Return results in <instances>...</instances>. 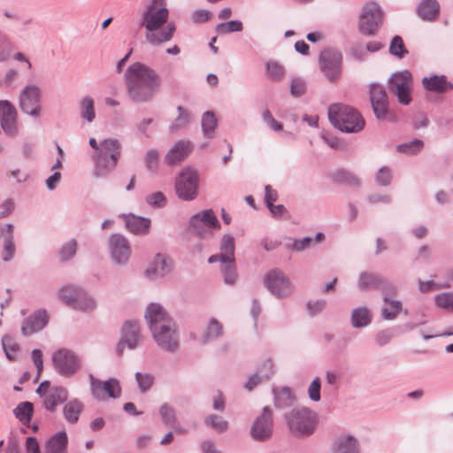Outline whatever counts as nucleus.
<instances>
[{
  "label": "nucleus",
  "mask_w": 453,
  "mask_h": 453,
  "mask_svg": "<svg viewBox=\"0 0 453 453\" xmlns=\"http://www.w3.org/2000/svg\"><path fill=\"white\" fill-rule=\"evenodd\" d=\"M333 179L335 182L347 184L352 187H358L360 185L358 178L353 173L345 170H339L335 172L334 173Z\"/></svg>",
  "instance_id": "nucleus-48"
},
{
  "label": "nucleus",
  "mask_w": 453,
  "mask_h": 453,
  "mask_svg": "<svg viewBox=\"0 0 453 453\" xmlns=\"http://www.w3.org/2000/svg\"><path fill=\"white\" fill-rule=\"evenodd\" d=\"M333 453H359L357 440L350 434L339 436L334 442Z\"/></svg>",
  "instance_id": "nucleus-29"
},
{
  "label": "nucleus",
  "mask_w": 453,
  "mask_h": 453,
  "mask_svg": "<svg viewBox=\"0 0 453 453\" xmlns=\"http://www.w3.org/2000/svg\"><path fill=\"white\" fill-rule=\"evenodd\" d=\"M435 303L438 307L453 311V293L452 292H446L439 294L434 298Z\"/></svg>",
  "instance_id": "nucleus-57"
},
{
  "label": "nucleus",
  "mask_w": 453,
  "mask_h": 453,
  "mask_svg": "<svg viewBox=\"0 0 453 453\" xmlns=\"http://www.w3.org/2000/svg\"><path fill=\"white\" fill-rule=\"evenodd\" d=\"M135 380L140 391L142 393H145L152 387L154 383V376L148 372H137L135 373Z\"/></svg>",
  "instance_id": "nucleus-52"
},
{
  "label": "nucleus",
  "mask_w": 453,
  "mask_h": 453,
  "mask_svg": "<svg viewBox=\"0 0 453 453\" xmlns=\"http://www.w3.org/2000/svg\"><path fill=\"white\" fill-rule=\"evenodd\" d=\"M55 371L64 377H72L81 367L80 357L71 349H60L52 355Z\"/></svg>",
  "instance_id": "nucleus-8"
},
{
  "label": "nucleus",
  "mask_w": 453,
  "mask_h": 453,
  "mask_svg": "<svg viewBox=\"0 0 453 453\" xmlns=\"http://www.w3.org/2000/svg\"><path fill=\"white\" fill-rule=\"evenodd\" d=\"M423 147L424 142L420 139L415 138L410 142L397 145L395 150L399 153L412 156L418 154Z\"/></svg>",
  "instance_id": "nucleus-43"
},
{
  "label": "nucleus",
  "mask_w": 453,
  "mask_h": 453,
  "mask_svg": "<svg viewBox=\"0 0 453 453\" xmlns=\"http://www.w3.org/2000/svg\"><path fill=\"white\" fill-rule=\"evenodd\" d=\"M0 234L4 238L2 259L4 262H8L14 257L16 252L14 226L12 223L5 224L0 228Z\"/></svg>",
  "instance_id": "nucleus-24"
},
{
  "label": "nucleus",
  "mask_w": 453,
  "mask_h": 453,
  "mask_svg": "<svg viewBox=\"0 0 453 453\" xmlns=\"http://www.w3.org/2000/svg\"><path fill=\"white\" fill-rule=\"evenodd\" d=\"M84 404L77 398H73L65 403L63 414L65 420L70 424H76L81 413L83 411Z\"/></svg>",
  "instance_id": "nucleus-31"
},
{
  "label": "nucleus",
  "mask_w": 453,
  "mask_h": 453,
  "mask_svg": "<svg viewBox=\"0 0 453 453\" xmlns=\"http://www.w3.org/2000/svg\"><path fill=\"white\" fill-rule=\"evenodd\" d=\"M384 303L385 305L381 309L382 319L385 320L395 319L403 308L402 303L393 299H389L388 302Z\"/></svg>",
  "instance_id": "nucleus-42"
},
{
  "label": "nucleus",
  "mask_w": 453,
  "mask_h": 453,
  "mask_svg": "<svg viewBox=\"0 0 453 453\" xmlns=\"http://www.w3.org/2000/svg\"><path fill=\"white\" fill-rule=\"evenodd\" d=\"M382 281V276L363 272L358 276L357 287L361 291H367L370 289H379Z\"/></svg>",
  "instance_id": "nucleus-33"
},
{
  "label": "nucleus",
  "mask_w": 453,
  "mask_h": 453,
  "mask_svg": "<svg viewBox=\"0 0 453 453\" xmlns=\"http://www.w3.org/2000/svg\"><path fill=\"white\" fill-rule=\"evenodd\" d=\"M148 204L153 207L162 208L166 203V198L165 195L160 192H154L150 195H148L145 198Z\"/></svg>",
  "instance_id": "nucleus-62"
},
{
  "label": "nucleus",
  "mask_w": 453,
  "mask_h": 453,
  "mask_svg": "<svg viewBox=\"0 0 453 453\" xmlns=\"http://www.w3.org/2000/svg\"><path fill=\"white\" fill-rule=\"evenodd\" d=\"M2 347L6 357L13 361L16 359V353L19 350V345L12 336L5 334L2 338Z\"/></svg>",
  "instance_id": "nucleus-45"
},
{
  "label": "nucleus",
  "mask_w": 453,
  "mask_h": 453,
  "mask_svg": "<svg viewBox=\"0 0 453 453\" xmlns=\"http://www.w3.org/2000/svg\"><path fill=\"white\" fill-rule=\"evenodd\" d=\"M370 101L375 117L378 119H385L388 111V99L381 85L370 86Z\"/></svg>",
  "instance_id": "nucleus-19"
},
{
  "label": "nucleus",
  "mask_w": 453,
  "mask_h": 453,
  "mask_svg": "<svg viewBox=\"0 0 453 453\" xmlns=\"http://www.w3.org/2000/svg\"><path fill=\"white\" fill-rule=\"evenodd\" d=\"M109 249L114 263L126 265L131 255L127 239L120 234H112L109 238Z\"/></svg>",
  "instance_id": "nucleus-17"
},
{
  "label": "nucleus",
  "mask_w": 453,
  "mask_h": 453,
  "mask_svg": "<svg viewBox=\"0 0 453 453\" xmlns=\"http://www.w3.org/2000/svg\"><path fill=\"white\" fill-rule=\"evenodd\" d=\"M274 395V405L279 409H285L293 404L294 396L288 387H283L280 391L273 389Z\"/></svg>",
  "instance_id": "nucleus-37"
},
{
  "label": "nucleus",
  "mask_w": 453,
  "mask_h": 453,
  "mask_svg": "<svg viewBox=\"0 0 453 453\" xmlns=\"http://www.w3.org/2000/svg\"><path fill=\"white\" fill-rule=\"evenodd\" d=\"M379 289H380L382 293L383 302H388L391 296H395L397 294V287L384 277H382Z\"/></svg>",
  "instance_id": "nucleus-56"
},
{
  "label": "nucleus",
  "mask_w": 453,
  "mask_h": 453,
  "mask_svg": "<svg viewBox=\"0 0 453 453\" xmlns=\"http://www.w3.org/2000/svg\"><path fill=\"white\" fill-rule=\"evenodd\" d=\"M17 111L13 104L7 100L0 101V124L1 128L8 135H14L17 132Z\"/></svg>",
  "instance_id": "nucleus-20"
},
{
  "label": "nucleus",
  "mask_w": 453,
  "mask_h": 453,
  "mask_svg": "<svg viewBox=\"0 0 453 453\" xmlns=\"http://www.w3.org/2000/svg\"><path fill=\"white\" fill-rule=\"evenodd\" d=\"M14 49L11 40L3 34H0V62L6 61Z\"/></svg>",
  "instance_id": "nucleus-54"
},
{
  "label": "nucleus",
  "mask_w": 453,
  "mask_h": 453,
  "mask_svg": "<svg viewBox=\"0 0 453 453\" xmlns=\"http://www.w3.org/2000/svg\"><path fill=\"white\" fill-rule=\"evenodd\" d=\"M219 226L220 224L211 209L201 211L189 219V227L192 233L200 238L211 236V231Z\"/></svg>",
  "instance_id": "nucleus-12"
},
{
  "label": "nucleus",
  "mask_w": 453,
  "mask_h": 453,
  "mask_svg": "<svg viewBox=\"0 0 453 453\" xmlns=\"http://www.w3.org/2000/svg\"><path fill=\"white\" fill-rule=\"evenodd\" d=\"M205 424L209 425L218 433H223L227 430L228 422L222 417L211 414L205 418Z\"/></svg>",
  "instance_id": "nucleus-51"
},
{
  "label": "nucleus",
  "mask_w": 453,
  "mask_h": 453,
  "mask_svg": "<svg viewBox=\"0 0 453 453\" xmlns=\"http://www.w3.org/2000/svg\"><path fill=\"white\" fill-rule=\"evenodd\" d=\"M49 318L45 310H38L27 317L21 326V333L25 336L41 331L48 324Z\"/></svg>",
  "instance_id": "nucleus-22"
},
{
  "label": "nucleus",
  "mask_w": 453,
  "mask_h": 453,
  "mask_svg": "<svg viewBox=\"0 0 453 453\" xmlns=\"http://www.w3.org/2000/svg\"><path fill=\"white\" fill-rule=\"evenodd\" d=\"M287 425L297 437H307L311 435L317 427V414L306 407L292 409L285 414Z\"/></svg>",
  "instance_id": "nucleus-6"
},
{
  "label": "nucleus",
  "mask_w": 453,
  "mask_h": 453,
  "mask_svg": "<svg viewBox=\"0 0 453 453\" xmlns=\"http://www.w3.org/2000/svg\"><path fill=\"white\" fill-rule=\"evenodd\" d=\"M152 338L161 349L175 352L179 348L176 324L159 303H150L145 312Z\"/></svg>",
  "instance_id": "nucleus-2"
},
{
  "label": "nucleus",
  "mask_w": 453,
  "mask_h": 453,
  "mask_svg": "<svg viewBox=\"0 0 453 453\" xmlns=\"http://www.w3.org/2000/svg\"><path fill=\"white\" fill-rule=\"evenodd\" d=\"M397 335H400L399 328H396L395 326L379 331L375 334L374 340L378 346L382 347L389 343Z\"/></svg>",
  "instance_id": "nucleus-46"
},
{
  "label": "nucleus",
  "mask_w": 453,
  "mask_h": 453,
  "mask_svg": "<svg viewBox=\"0 0 453 453\" xmlns=\"http://www.w3.org/2000/svg\"><path fill=\"white\" fill-rule=\"evenodd\" d=\"M217 125L218 121L213 111H208L203 113L202 117V130L204 137L208 139L213 138Z\"/></svg>",
  "instance_id": "nucleus-39"
},
{
  "label": "nucleus",
  "mask_w": 453,
  "mask_h": 453,
  "mask_svg": "<svg viewBox=\"0 0 453 453\" xmlns=\"http://www.w3.org/2000/svg\"><path fill=\"white\" fill-rule=\"evenodd\" d=\"M81 290V288L79 287L71 285L65 286L59 289L58 296L66 305L73 308L76 297Z\"/></svg>",
  "instance_id": "nucleus-44"
},
{
  "label": "nucleus",
  "mask_w": 453,
  "mask_h": 453,
  "mask_svg": "<svg viewBox=\"0 0 453 453\" xmlns=\"http://www.w3.org/2000/svg\"><path fill=\"white\" fill-rule=\"evenodd\" d=\"M141 340L140 328L135 321H127L122 327V336L116 347V353L121 356L125 346L128 349H135Z\"/></svg>",
  "instance_id": "nucleus-18"
},
{
  "label": "nucleus",
  "mask_w": 453,
  "mask_h": 453,
  "mask_svg": "<svg viewBox=\"0 0 453 453\" xmlns=\"http://www.w3.org/2000/svg\"><path fill=\"white\" fill-rule=\"evenodd\" d=\"M422 85L426 90L435 93H444L453 89V84L445 75L426 76L422 79Z\"/></svg>",
  "instance_id": "nucleus-26"
},
{
  "label": "nucleus",
  "mask_w": 453,
  "mask_h": 453,
  "mask_svg": "<svg viewBox=\"0 0 453 453\" xmlns=\"http://www.w3.org/2000/svg\"><path fill=\"white\" fill-rule=\"evenodd\" d=\"M159 414L164 425L173 426L176 424L175 411L168 403H164L159 409Z\"/></svg>",
  "instance_id": "nucleus-50"
},
{
  "label": "nucleus",
  "mask_w": 453,
  "mask_h": 453,
  "mask_svg": "<svg viewBox=\"0 0 453 453\" xmlns=\"http://www.w3.org/2000/svg\"><path fill=\"white\" fill-rule=\"evenodd\" d=\"M440 5L436 0H422L417 7V13L423 20L432 21L439 14Z\"/></svg>",
  "instance_id": "nucleus-30"
},
{
  "label": "nucleus",
  "mask_w": 453,
  "mask_h": 453,
  "mask_svg": "<svg viewBox=\"0 0 453 453\" xmlns=\"http://www.w3.org/2000/svg\"><path fill=\"white\" fill-rule=\"evenodd\" d=\"M121 157V144L117 139L101 141L99 151L93 155L95 167L93 176L104 178L108 176L117 166Z\"/></svg>",
  "instance_id": "nucleus-4"
},
{
  "label": "nucleus",
  "mask_w": 453,
  "mask_h": 453,
  "mask_svg": "<svg viewBox=\"0 0 453 453\" xmlns=\"http://www.w3.org/2000/svg\"><path fill=\"white\" fill-rule=\"evenodd\" d=\"M382 12L375 2L366 3L360 16L359 30L362 34L374 35L382 23Z\"/></svg>",
  "instance_id": "nucleus-15"
},
{
  "label": "nucleus",
  "mask_w": 453,
  "mask_h": 453,
  "mask_svg": "<svg viewBox=\"0 0 453 453\" xmlns=\"http://www.w3.org/2000/svg\"><path fill=\"white\" fill-rule=\"evenodd\" d=\"M220 263L219 268L224 277V281L226 284L233 285L237 279L236 266L234 260L230 261H219Z\"/></svg>",
  "instance_id": "nucleus-41"
},
{
  "label": "nucleus",
  "mask_w": 453,
  "mask_h": 453,
  "mask_svg": "<svg viewBox=\"0 0 453 453\" xmlns=\"http://www.w3.org/2000/svg\"><path fill=\"white\" fill-rule=\"evenodd\" d=\"M223 334L222 324L215 318H211L207 327L201 336L202 343L205 344L210 341L215 340Z\"/></svg>",
  "instance_id": "nucleus-35"
},
{
  "label": "nucleus",
  "mask_w": 453,
  "mask_h": 453,
  "mask_svg": "<svg viewBox=\"0 0 453 453\" xmlns=\"http://www.w3.org/2000/svg\"><path fill=\"white\" fill-rule=\"evenodd\" d=\"M88 380L90 394L98 401H105L107 398L117 399L121 395L119 381L115 378L102 381L90 373Z\"/></svg>",
  "instance_id": "nucleus-14"
},
{
  "label": "nucleus",
  "mask_w": 453,
  "mask_h": 453,
  "mask_svg": "<svg viewBox=\"0 0 453 453\" xmlns=\"http://www.w3.org/2000/svg\"><path fill=\"white\" fill-rule=\"evenodd\" d=\"M67 443L65 431H59L48 440L45 453H67Z\"/></svg>",
  "instance_id": "nucleus-28"
},
{
  "label": "nucleus",
  "mask_w": 453,
  "mask_h": 453,
  "mask_svg": "<svg viewBox=\"0 0 453 453\" xmlns=\"http://www.w3.org/2000/svg\"><path fill=\"white\" fill-rule=\"evenodd\" d=\"M193 150V144L189 141H178L166 153L165 162L170 166L180 165Z\"/></svg>",
  "instance_id": "nucleus-23"
},
{
  "label": "nucleus",
  "mask_w": 453,
  "mask_h": 453,
  "mask_svg": "<svg viewBox=\"0 0 453 453\" xmlns=\"http://www.w3.org/2000/svg\"><path fill=\"white\" fill-rule=\"evenodd\" d=\"M266 70L272 80L280 81L284 76V67L277 62L270 61L266 63Z\"/></svg>",
  "instance_id": "nucleus-59"
},
{
  "label": "nucleus",
  "mask_w": 453,
  "mask_h": 453,
  "mask_svg": "<svg viewBox=\"0 0 453 453\" xmlns=\"http://www.w3.org/2000/svg\"><path fill=\"white\" fill-rule=\"evenodd\" d=\"M159 156L155 149L149 150L145 155V166L150 171H156L158 167Z\"/></svg>",
  "instance_id": "nucleus-61"
},
{
  "label": "nucleus",
  "mask_w": 453,
  "mask_h": 453,
  "mask_svg": "<svg viewBox=\"0 0 453 453\" xmlns=\"http://www.w3.org/2000/svg\"><path fill=\"white\" fill-rule=\"evenodd\" d=\"M42 90L36 84H27L19 92V106L20 110L33 117L41 114Z\"/></svg>",
  "instance_id": "nucleus-10"
},
{
  "label": "nucleus",
  "mask_w": 453,
  "mask_h": 453,
  "mask_svg": "<svg viewBox=\"0 0 453 453\" xmlns=\"http://www.w3.org/2000/svg\"><path fill=\"white\" fill-rule=\"evenodd\" d=\"M178 116L174 119L172 124L169 126V131L174 133L186 127L191 121L192 117L187 109L182 106H177L176 108Z\"/></svg>",
  "instance_id": "nucleus-38"
},
{
  "label": "nucleus",
  "mask_w": 453,
  "mask_h": 453,
  "mask_svg": "<svg viewBox=\"0 0 453 453\" xmlns=\"http://www.w3.org/2000/svg\"><path fill=\"white\" fill-rule=\"evenodd\" d=\"M164 0H152L141 14V25L146 28V40L152 45H160L169 42L175 32V24L170 22L166 27L157 32L166 22L169 17V11L164 6Z\"/></svg>",
  "instance_id": "nucleus-3"
},
{
  "label": "nucleus",
  "mask_w": 453,
  "mask_h": 453,
  "mask_svg": "<svg viewBox=\"0 0 453 453\" xmlns=\"http://www.w3.org/2000/svg\"><path fill=\"white\" fill-rule=\"evenodd\" d=\"M128 231L134 234H145L149 232L150 219L143 217L130 216L126 220Z\"/></svg>",
  "instance_id": "nucleus-32"
},
{
  "label": "nucleus",
  "mask_w": 453,
  "mask_h": 453,
  "mask_svg": "<svg viewBox=\"0 0 453 453\" xmlns=\"http://www.w3.org/2000/svg\"><path fill=\"white\" fill-rule=\"evenodd\" d=\"M80 112L81 117L88 123H91L95 119V103L91 96H86L81 100Z\"/></svg>",
  "instance_id": "nucleus-40"
},
{
  "label": "nucleus",
  "mask_w": 453,
  "mask_h": 453,
  "mask_svg": "<svg viewBox=\"0 0 453 453\" xmlns=\"http://www.w3.org/2000/svg\"><path fill=\"white\" fill-rule=\"evenodd\" d=\"M77 250V242L74 239L64 243L59 250V258L61 261H68L74 257Z\"/></svg>",
  "instance_id": "nucleus-53"
},
{
  "label": "nucleus",
  "mask_w": 453,
  "mask_h": 453,
  "mask_svg": "<svg viewBox=\"0 0 453 453\" xmlns=\"http://www.w3.org/2000/svg\"><path fill=\"white\" fill-rule=\"evenodd\" d=\"M199 174L197 170L188 166L178 174L175 181V191L183 201H192L197 196Z\"/></svg>",
  "instance_id": "nucleus-7"
},
{
  "label": "nucleus",
  "mask_w": 453,
  "mask_h": 453,
  "mask_svg": "<svg viewBox=\"0 0 453 453\" xmlns=\"http://www.w3.org/2000/svg\"><path fill=\"white\" fill-rule=\"evenodd\" d=\"M173 265V260L168 256L158 253L144 273L150 280L163 278L172 271Z\"/></svg>",
  "instance_id": "nucleus-21"
},
{
  "label": "nucleus",
  "mask_w": 453,
  "mask_h": 453,
  "mask_svg": "<svg viewBox=\"0 0 453 453\" xmlns=\"http://www.w3.org/2000/svg\"><path fill=\"white\" fill-rule=\"evenodd\" d=\"M342 63V56L336 50L326 49L319 53V69L330 82H334L340 78Z\"/></svg>",
  "instance_id": "nucleus-13"
},
{
  "label": "nucleus",
  "mask_w": 453,
  "mask_h": 453,
  "mask_svg": "<svg viewBox=\"0 0 453 453\" xmlns=\"http://www.w3.org/2000/svg\"><path fill=\"white\" fill-rule=\"evenodd\" d=\"M320 380L319 377H316L308 388V395L311 401L319 402L320 400Z\"/></svg>",
  "instance_id": "nucleus-64"
},
{
  "label": "nucleus",
  "mask_w": 453,
  "mask_h": 453,
  "mask_svg": "<svg viewBox=\"0 0 453 453\" xmlns=\"http://www.w3.org/2000/svg\"><path fill=\"white\" fill-rule=\"evenodd\" d=\"M328 118L334 127L345 133H358L365 126L361 114L353 107L334 104L328 108Z\"/></svg>",
  "instance_id": "nucleus-5"
},
{
  "label": "nucleus",
  "mask_w": 453,
  "mask_h": 453,
  "mask_svg": "<svg viewBox=\"0 0 453 453\" xmlns=\"http://www.w3.org/2000/svg\"><path fill=\"white\" fill-rule=\"evenodd\" d=\"M96 307V302L95 299L81 288L76 297L73 309L89 312L94 311Z\"/></svg>",
  "instance_id": "nucleus-36"
},
{
  "label": "nucleus",
  "mask_w": 453,
  "mask_h": 453,
  "mask_svg": "<svg viewBox=\"0 0 453 453\" xmlns=\"http://www.w3.org/2000/svg\"><path fill=\"white\" fill-rule=\"evenodd\" d=\"M124 81L127 96L135 104L151 102L162 85L159 73L141 62H134L127 67Z\"/></svg>",
  "instance_id": "nucleus-1"
},
{
  "label": "nucleus",
  "mask_w": 453,
  "mask_h": 453,
  "mask_svg": "<svg viewBox=\"0 0 453 453\" xmlns=\"http://www.w3.org/2000/svg\"><path fill=\"white\" fill-rule=\"evenodd\" d=\"M219 250V254H215L209 257L208 262L210 264L216 263L221 260H234V238L230 234H224L220 242Z\"/></svg>",
  "instance_id": "nucleus-25"
},
{
  "label": "nucleus",
  "mask_w": 453,
  "mask_h": 453,
  "mask_svg": "<svg viewBox=\"0 0 453 453\" xmlns=\"http://www.w3.org/2000/svg\"><path fill=\"white\" fill-rule=\"evenodd\" d=\"M33 403L30 402L20 403L13 411L16 418L22 423H28L33 414Z\"/></svg>",
  "instance_id": "nucleus-47"
},
{
  "label": "nucleus",
  "mask_w": 453,
  "mask_h": 453,
  "mask_svg": "<svg viewBox=\"0 0 453 453\" xmlns=\"http://www.w3.org/2000/svg\"><path fill=\"white\" fill-rule=\"evenodd\" d=\"M68 398V390L64 387H54L50 393L45 396L43 401L44 408L54 412L58 404L66 402Z\"/></svg>",
  "instance_id": "nucleus-27"
},
{
  "label": "nucleus",
  "mask_w": 453,
  "mask_h": 453,
  "mask_svg": "<svg viewBox=\"0 0 453 453\" xmlns=\"http://www.w3.org/2000/svg\"><path fill=\"white\" fill-rule=\"evenodd\" d=\"M264 284L268 291L278 298H285L293 291L289 278L278 268H273L265 273Z\"/></svg>",
  "instance_id": "nucleus-11"
},
{
  "label": "nucleus",
  "mask_w": 453,
  "mask_h": 453,
  "mask_svg": "<svg viewBox=\"0 0 453 453\" xmlns=\"http://www.w3.org/2000/svg\"><path fill=\"white\" fill-rule=\"evenodd\" d=\"M242 30V23L240 20H230L226 23H220L216 27L219 34H226L231 32H240Z\"/></svg>",
  "instance_id": "nucleus-58"
},
{
  "label": "nucleus",
  "mask_w": 453,
  "mask_h": 453,
  "mask_svg": "<svg viewBox=\"0 0 453 453\" xmlns=\"http://www.w3.org/2000/svg\"><path fill=\"white\" fill-rule=\"evenodd\" d=\"M372 319L370 311L365 306L355 308L351 311V326L354 328L365 327L371 324Z\"/></svg>",
  "instance_id": "nucleus-34"
},
{
  "label": "nucleus",
  "mask_w": 453,
  "mask_h": 453,
  "mask_svg": "<svg viewBox=\"0 0 453 453\" xmlns=\"http://www.w3.org/2000/svg\"><path fill=\"white\" fill-rule=\"evenodd\" d=\"M450 283L449 282H443L441 284H437L434 282L433 280H427L424 281L419 280H418V290L421 293H427L432 291L433 289H440V288H449Z\"/></svg>",
  "instance_id": "nucleus-60"
},
{
  "label": "nucleus",
  "mask_w": 453,
  "mask_h": 453,
  "mask_svg": "<svg viewBox=\"0 0 453 453\" xmlns=\"http://www.w3.org/2000/svg\"><path fill=\"white\" fill-rule=\"evenodd\" d=\"M257 372L260 374L261 378L265 381L274 373L273 365L271 359L265 360L262 365L258 367Z\"/></svg>",
  "instance_id": "nucleus-63"
},
{
  "label": "nucleus",
  "mask_w": 453,
  "mask_h": 453,
  "mask_svg": "<svg viewBox=\"0 0 453 453\" xmlns=\"http://www.w3.org/2000/svg\"><path fill=\"white\" fill-rule=\"evenodd\" d=\"M389 53L397 58H403L407 54L408 50L404 46L403 41L401 36L395 35L389 44Z\"/></svg>",
  "instance_id": "nucleus-49"
},
{
  "label": "nucleus",
  "mask_w": 453,
  "mask_h": 453,
  "mask_svg": "<svg viewBox=\"0 0 453 453\" xmlns=\"http://www.w3.org/2000/svg\"><path fill=\"white\" fill-rule=\"evenodd\" d=\"M412 86V74L408 70L395 73L388 81L389 91L395 94L398 102L403 105H408L411 102Z\"/></svg>",
  "instance_id": "nucleus-9"
},
{
  "label": "nucleus",
  "mask_w": 453,
  "mask_h": 453,
  "mask_svg": "<svg viewBox=\"0 0 453 453\" xmlns=\"http://www.w3.org/2000/svg\"><path fill=\"white\" fill-rule=\"evenodd\" d=\"M273 431V412L270 407L265 406L260 415L255 418L250 427V436L257 441H265L272 437Z\"/></svg>",
  "instance_id": "nucleus-16"
},
{
  "label": "nucleus",
  "mask_w": 453,
  "mask_h": 453,
  "mask_svg": "<svg viewBox=\"0 0 453 453\" xmlns=\"http://www.w3.org/2000/svg\"><path fill=\"white\" fill-rule=\"evenodd\" d=\"M392 179V170L388 166H382L375 174L376 183L381 187L390 185Z\"/></svg>",
  "instance_id": "nucleus-55"
}]
</instances>
